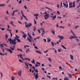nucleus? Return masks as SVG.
Returning a JSON list of instances; mask_svg holds the SVG:
<instances>
[{
	"label": "nucleus",
	"instance_id": "1",
	"mask_svg": "<svg viewBox=\"0 0 80 80\" xmlns=\"http://www.w3.org/2000/svg\"><path fill=\"white\" fill-rule=\"evenodd\" d=\"M63 5L62 6V2H61V7H65V8H68V1L66 0H65L63 1V3H62Z\"/></svg>",
	"mask_w": 80,
	"mask_h": 80
},
{
	"label": "nucleus",
	"instance_id": "2",
	"mask_svg": "<svg viewBox=\"0 0 80 80\" xmlns=\"http://www.w3.org/2000/svg\"><path fill=\"white\" fill-rule=\"evenodd\" d=\"M8 41L10 42V44H12L14 45H15L17 44V41L15 39H12L11 38H8Z\"/></svg>",
	"mask_w": 80,
	"mask_h": 80
},
{
	"label": "nucleus",
	"instance_id": "3",
	"mask_svg": "<svg viewBox=\"0 0 80 80\" xmlns=\"http://www.w3.org/2000/svg\"><path fill=\"white\" fill-rule=\"evenodd\" d=\"M10 48L11 49L8 48H6L7 51L8 52H10V53H13V52L12 51V50L13 51H14L15 49L13 48V47H10Z\"/></svg>",
	"mask_w": 80,
	"mask_h": 80
},
{
	"label": "nucleus",
	"instance_id": "4",
	"mask_svg": "<svg viewBox=\"0 0 80 80\" xmlns=\"http://www.w3.org/2000/svg\"><path fill=\"white\" fill-rule=\"evenodd\" d=\"M33 61H31V62H32V63H34V64H35V67H38L39 66H40L41 65V63H39L38 62H36V63H37V64H35V59H32Z\"/></svg>",
	"mask_w": 80,
	"mask_h": 80
},
{
	"label": "nucleus",
	"instance_id": "5",
	"mask_svg": "<svg viewBox=\"0 0 80 80\" xmlns=\"http://www.w3.org/2000/svg\"><path fill=\"white\" fill-rule=\"evenodd\" d=\"M44 18L45 20H47L48 18H49V14H47L44 16Z\"/></svg>",
	"mask_w": 80,
	"mask_h": 80
},
{
	"label": "nucleus",
	"instance_id": "6",
	"mask_svg": "<svg viewBox=\"0 0 80 80\" xmlns=\"http://www.w3.org/2000/svg\"><path fill=\"white\" fill-rule=\"evenodd\" d=\"M26 28H28V27H31V26H32V23H27V25H25Z\"/></svg>",
	"mask_w": 80,
	"mask_h": 80
},
{
	"label": "nucleus",
	"instance_id": "7",
	"mask_svg": "<svg viewBox=\"0 0 80 80\" xmlns=\"http://www.w3.org/2000/svg\"><path fill=\"white\" fill-rule=\"evenodd\" d=\"M22 71H19L18 72V76H19V77H21V76H22Z\"/></svg>",
	"mask_w": 80,
	"mask_h": 80
},
{
	"label": "nucleus",
	"instance_id": "8",
	"mask_svg": "<svg viewBox=\"0 0 80 80\" xmlns=\"http://www.w3.org/2000/svg\"><path fill=\"white\" fill-rule=\"evenodd\" d=\"M72 4H73L72 5V8H74L75 7V1H74L73 3H72Z\"/></svg>",
	"mask_w": 80,
	"mask_h": 80
},
{
	"label": "nucleus",
	"instance_id": "9",
	"mask_svg": "<svg viewBox=\"0 0 80 80\" xmlns=\"http://www.w3.org/2000/svg\"><path fill=\"white\" fill-rule=\"evenodd\" d=\"M69 8H72V7L73 8V5H72V2H71V3H70V2H69Z\"/></svg>",
	"mask_w": 80,
	"mask_h": 80
},
{
	"label": "nucleus",
	"instance_id": "10",
	"mask_svg": "<svg viewBox=\"0 0 80 80\" xmlns=\"http://www.w3.org/2000/svg\"><path fill=\"white\" fill-rule=\"evenodd\" d=\"M58 37H59V38H60L61 40H63V39L64 38V37H63V36H60L59 35H58Z\"/></svg>",
	"mask_w": 80,
	"mask_h": 80
},
{
	"label": "nucleus",
	"instance_id": "11",
	"mask_svg": "<svg viewBox=\"0 0 80 80\" xmlns=\"http://www.w3.org/2000/svg\"><path fill=\"white\" fill-rule=\"evenodd\" d=\"M52 33L54 35H55V30L54 29H51Z\"/></svg>",
	"mask_w": 80,
	"mask_h": 80
},
{
	"label": "nucleus",
	"instance_id": "12",
	"mask_svg": "<svg viewBox=\"0 0 80 80\" xmlns=\"http://www.w3.org/2000/svg\"><path fill=\"white\" fill-rule=\"evenodd\" d=\"M35 78H36V79H37V78H38V73H37V74H36V75H35Z\"/></svg>",
	"mask_w": 80,
	"mask_h": 80
},
{
	"label": "nucleus",
	"instance_id": "13",
	"mask_svg": "<svg viewBox=\"0 0 80 80\" xmlns=\"http://www.w3.org/2000/svg\"><path fill=\"white\" fill-rule=\"evenodd\" d=\"M24 64L25 65H26V67H27L28 68H29L28 64V63H27V62H24Z\"/></svg>",
	"mask_w": 80,
	"mask_h": 80
},
{
	"label": "nucleus",
	"instance_id": "14",
	"mask_svg": "<svg viewBox=\"0 0 80 80\" xmlns=\"http://www.w3.org/2000/svg\"><path fill=\"white\" fill-rule=\"evenodd\" d=\"M73 38H76V37H75L73 36H71L69 37L70 40H72V39H73Z\"/></svg>",
	"mask_w": 80,
	"mask_h": 80
},
{
	"label": "nucleus",
	"instance_id": "15",
	"mask_svg": "<svg viewBox=\"0 0 80 80\" xmlns=\"http://www.w3.org/2000/svg\"><path fill=\"white\" fill-rule=\"evenodd\" d=\"M35 52L37 53H39L40 54H42V53L41 52H40L38 50H37V51L36 50Z\"/></svg>",
	"mask_w": 80,
	"mask_h": 80
},
{
	"label": "nucleus",
	"instance_id": "16",
	"mask_svg": "<svg viewBox=\"0 0 80 80\" xmlns=\"http://www.w3.org/2000/svg\"><path fill=\"white\" fill-rule=\"evenodd\" d=\"M57 18L56 15L54 16L52 18V20H55V18Z\"/></svg>",
	"mask_w": 80,
	"mask_h": 80
},
{
	"label": "nucleus",
	"instance_id": "17",
	"mask_svg": "<svg viewBox=\"0 0 80 80\" xmlns=\"http://www.w3.org/2000/svg\"><path fill=\"white\" fill-rule=\"evenodd\" d=\"M70 59L71 60H73L74 58H73V56L72 55H70Z\"/></svg>",
	"mask_w": 80,
	"mask_h": 80
},
{
	"label": "nucleus",
	"instance_id": "18",
	"mask_svg": "<svg viewBox=\"0 0 80 80\" xmlns=\"http://www.w3.org/2000/svg\"><path fill=\"white\" fill-rule=\"evenodd\" d=\"M64 80H69V79H68V78L67 77H65L64 78Z\"/></svg>",
	"mask_w": 80,
	"mask_h": 80
},
{
	"label": "nucleus",
	"instance_id": "19",
	"mask_svg": "<svg viewBox=\"0 0 80 80\" xmlns=\"http://www.w3.org/2000/svg\"><path fill=\"white\" fill-rule=\"evenodd\" d=\"M11 78L12 80H14L15 79V78L14 76H12L11 77Z\"/></svg>",
	"mask_w": 80,
	"mask_h": 80
},
{
	"label": "nucleus",
	"instance_id": "20",
	"mask_svg": "<svg viewBox=\"0 0 80 80\" xmlns=\"http://www.w3.org/2000/svg\"><path fill=\"white\" fill-rule=\"evenodd\" d=\"M18 2V3H19V4H21V3H22V0H20L19 2L18 1V0H16Z\"/></svg>",
	"mask_w": 80,
	"mask_h": 80
},
{
	"label": "nucleus",
	"instance_id": "21",
	"mask_svg": "<svg viewBox=\"0 0 80 80\" xmlns=\"http://www.w3.org/2000/svg\"><path fill=\"white\" fill-rule=\"evenodd\" d=\"M16 40H17V41H18V42H21V41L18 38H16Z\"/></svg>",
	"mask_w": 80,
	"mask_h": 80
},
{
	"label": "nucleus",
	"instance_id": "22",
	"mask_svg": "<svg viewBox=\"0 0 80 80\" xmlns=\"http://www.w3.org/2000/svg\"><path fill=\"white\" fill-rule=\"evenodd\" d=\"M16 38H20V37L18 36H17V35H16V37L15 38H14V39H15L16 40Z\"/></svg>",
	"mask_w": 80,
	"mask_h": 80
},
{
	"label": "nucleus",
	"instance_id": "23",
	"mask_svg": "<svg viewBox=\"0 0 80 80\" xmlns=\"http://www.w3.org/2000/svg\"><path fill=\"white\" fill-rule=\"evenodd\" d=\"M69 78H72V75L70 74H69Z\"/></svg>",
	"mask_w": 80,
	"mask_h": 80
},
{
	"label": "nucleus",
	"instance_id": "24",
	"mask_svg": "<svg viewBox=\"0 0 80 80\" xmlns=\"http://www.w3.org/2000/svg\"><path fill=\"white\" fill-rule=\"evenodd\" d=\"M25 37H27V34H23V35L22 36L23 38Z\"/></svg>",
	"mask_w": 80,
	"mask_h": 80
},
{
	"label": "nucleus",
	"instance_id": "25",
	"mask_svg": "<svg viewBox=\"0 0 80 80\" xmlns=\"http://www.w3.org/2000/svg\"><path fill=\"white\" fill-rule=\"evenodd\" d=\"M24 60H28L29 61H30V59L27 58H25Z\"/></svg>",
	"mask_w": 80,
	"mask_h": 80
},
{
	"label": "nucleus",
	"instance_id": "26",
	"mask_svg": "<svg viewBox=\"0 0 80 80\" xmlns=\"http://www.w3.org/2000/svg\"><path fill=\"white\" fill-rule=\"evenodd\" d=\"M21 12L22 13V15L23 17H24L25 16L23 15V11H21Z\"/></svg>",
	"mask_w": 80,
	"mask_h": 80
},
{
	"label": "nucleus",
	"instance_id": "27",
	"mask_svg": "<svg viewBox=\"0 0 80 80\" xmlns=\"http://www.w3.org/2000/svg\"><path fill=\"white\" fill-rule=\"evenodd\" d=\"M5 37L6 39H7H7H8V35L7 34H5Z\"/></svg>",
	"mask_w": 80,
	"mask_h": 80
},
{
	"label": "nucleus",
	"instance_id": "28",
	"mask_svg": "<svg viewBox=\"0 0 80 80\" xmlns=\"http://www.w3.org/2000/svg\"><path fill=\"white\" fill-rule=\"evenodd\" d=\"M34 16H35V17H38V15H39V14H34Z\"/></svg>",
	"mask_w": 80,
	"mask_h": 80
},
{
	"label": "nucleus",
	"instance_id": "29",
	"mask_svg": "<svg viewBox=\"0 0 80 80\" xmlns=\"http://www.w3.org/2000/svg\"><path fill=\"white\" fill-rule=\"evenodd\" d=\"M5 6V4H0V7H4Z\"/></svg>",
	"mask_w": 80,
	"mask_h": 80
},
{
	"label": "nucleus",
	"instance_id": "30",
	"mask_svg": "<svg viewBox=\"0 0 80 80\" xmlns=\"http://www.w3.org/2000/svg\"><path fill=\"white\" fill-rule=\"evenodd\" d=\"M28 41H29V42H32V40H31V39H30V38H28Z\"/></svg>",
	"mask_w": 80,
	"mask_h": 80
},
{
	"label": "nucleus",
	"instance_id": "31",
	"mask_svg": "<svg viewBox=\"0 0 80 80\" xmlns=\"http://www.w3.org/2000/svg\"><path fill=\"white\" fill-rule=\"evenodd\" d=\"M13 22L12 21H11L10 22L9 24L11 25H12V24H13Z\"/></svg>",
	"mask_w": 80,
	"mask_h": 80
},
{
	"label": "nucleus",
	"instance_id": "32",
	"mask_svg": "<svg viewBox=\"0 0 80 80\" xmlns=\"http://www.w3.org/2000/svg\"><path fill=\"white\" fill-rule=\"evenodd\" d=\"M14 13H15V11H13V12L12 13V17L13 16V15H14Z\"/></svg>",
	"mask_w": 80,
	"mask_h": 80
},
{
	"label": "nucleus",
	"instance_id": "33",
	"mask_svg": "<svg viewBox=\"0 0 80 80\" xmlns=\"http://www.w3.org/2000/svg\"><path fill=\"white\" fill-rule=\"evenodd\" d=\"M36 29H37V28H35V27H34L33 29V31H34V32H35V31L36 30Z\"/></svg>",
	"mask_w": 80,
	"mask_h": 80
},
{
	"label": "nucleus",
	"instance_id": "34",
	"mask_svg": "<svg viewBox=\"0 0 80 80\" xmlns=\"http://www.w3.org/2000/svg\"><path fill=\"white\" fill-rule=\"evenodd\" d=\"M34 24H37V21L35 20V19H34Z\"/></svg>",
	"mask_w": 80,
	"mask_h": 80
},
{
	"label": "nucleus",
	"instance_id": "35",
	"mask_svg": "<svg viewBox=\"0 0 80 80\" xmlns=\"http://www.w3.org/2000/svg\"><path fill=\"white\" fill-rule=\"evenodd\" d=\"M51 44H52V47H54V44L53 42H51Z\"/></svg>",
	"mask_w": 80,
	"mask_h": 80
},
{
	"label": "nucleus",
	"instance_id": "36",
	"mask_svg": "<svg viewBox=\"0 0 80 80\" xmlns=\"http://www.w3.org/2000/svg\"><path fill=\"white\" fill-rule=\"evenodd\" d=\"M17 50L21 51V52H23V50L20 49H17Z\"/></svg>",
	"mask_w": 80,
	"mask_h": 80
},
{
	"label": "nucleus",
	"instance_id": "37",
	"mask_svg": "<svg viewBox=\"0 0 80 80\" xmlns=\"http://www.w3.org/2000/svg\"><path fill=\"white\" fill-rule=\"evenodd\" d=\"M0 47L1 48H3V45L2 44H0Z\"/></svg>",
	"mask_w": 80,
	"mask_h": 80
},
{
	"label": "nucleus",
	"instance_id": "38",
	"mask_svg": "<svg viewBox=\"0 0 80 80\" xmlns=\"http://www.w3.org/2000/svg\"><path fill=\"white\" fill-rule=\"evenodd\" d=\"M6 13H7V15H8V14H9V13H8V10H7L6 12Z\"/></svg>",
	"mask_w": 80,
	"mask_h": 80
},
{
	"label": "nucleus",
	"instance_id": "39",
	"mask_svg": "<svg viewBox=\"0 0 80 80\" xmlns=\"http://www.w3.org/2000/svg\"><path fill=\"white\" fill-rule=\"evenodd\" d=\"M24 8H25V9H27V8H27V7L26 6V5H25L24 6Z\"/></svg>",
	"mask_w": 80,
	"mask_h": 80
},
{
	"label": "nucleus",
	"instance_id": "40",
	"mask_svg": "<svg viewBox=\"0 0 80 80\" xmlns=\"http://www.w3.org/2000/svg\"><path fill=\"white\" fill-rule=\"evenodd\" d=\"M43 41H44V42H47V40L45 38L43 39Z\"/></svg>",
	"mask_w": 80,
	"mask_h": 80
},
{
	"label": "nucleus",
	"instance_id": "41",
	"mask_svg": "<svg viewBox=\"0 0 80 80\" xmlns=\"http://www.w3.org/2000/svg\"><path fill=\"white\" fill-rule=\"evenodd\" d=\"M78 27H79V26H76L75 27V29H77V28Z\"/></svg>",
	"mask_w": 80,
	"mask_h": 80
},
{
	"label": "nucleus",
	"instance_id": "42",
	"mask_svg": "<svg viewBox=\"0 0 80 80\" xmlns=\"http://www.w3.org/2000/svg\"><path fill=\"white\" fill-rule=\"evenodd\" d=\"M57 7H58V8H59V7H60V5H59L58 4L57 5Z\"/></svg>",
	"mask_w": 80,
	"mask_h": 80
},
{
	"label": "nucleus",
	"instance_id": "43",
	"mask_svg": "<svg viewBox=\"0 0 80 80\" xmlns=\"http://www.w3.org/2000/svg\"><path fill=\"white\" fill-rule=\"evenodd\" d=\"M29 37L30 38H31V39H32V36L30 35V34H29Z\"/></svg>",
	"mask_w": 80,
	"mask_h": 80
},
{
	"label": "nucleus",
	"instance_id": "44",
	"mask_svg": "<svg viewBox=\"0 0 80 80\" xmlns=\"http://www.w3.org/2000/svg\"><path fill=\"white\" fill-rule=\"evenodd\" d=\"M45 3H46V4H51V5H53V4L52 3H49V2H45Z\"/></svg>",
	"mask_w": 80,
	"mask_h": 80
},
{
	"label": "nucleus",
	"instance_id": "45",
	"mask_svg": "<svg viewBox=\"0 0 80 80\" xmlns=\"http://www.w3.org/2000/svg\"><path fill=\"white\" fill-rule=\"evenodd\" d=\"M51 40L50 39H48V42H50Z\"/></svg>",
	"mask_w": 80,
	"mask_h": 80
},
{
	"label": "nucleus",
	"instance_id": "46",
	"mask_svg": "<svg viewBox=\"0 0 80 80\" xmlns=\"http://www.w3.org/2000/svg\"><path fill=\"white\" fill-rule=\"evenodd\" d=\"M19 61L20 62H22V63H23V61H22L21 59H19Z\"/></svg>",
	"mask_w": 80,
	"mask_h": 80
},
{
	"label": "nucleus",
	"instance_id": "47",
	"mask_svg": "<svg viewBox=\"0 0 80 80\" xmlns=\"http://www.w3.org/2000/svg\"><path fill=\"white\" fill-rule=\"evenodd\" d=\"M35 71L36 72V73H38V71L37 69L36 70H35Z\"/></svg>",
	"mask_w": 80,
	"mask_h": 80
},
{
	"label": "nucleus",
	"instance_id": "48",
	"mask_svg": "<svg viewBox=\"0 0 80 80\" xmlns=\"http://www.w3.org/2000/svg\"><path fill=\"white\" fill-rule=\"evenodd\" d=\"M48 60L49 61H50V62H52V61H51V58H48Z\"/></svg>",
	"mask_w": 80,
	"mask_h": 80
},
{
	"label": "nucleus",
	"instance_id": "49",
	"mask_svg": "<svg viewBox=\"0 0 80 80\" xmlns=\"http://www.w3.org/2000/svg\"><path fill=\"white\" fill-rule=\"evenodd\" d=\"M10 34H11V37H12V32H10Z\"/></svg>",
	"mask_w": 80,
	"mask_h": 80
},
{
	"label": "nucleus",
	"instance_id": "50",
	"mask_svg": "<svg viewBox=\"0 0 80 80\" xmlns=\"http://www.w3.org/2000/svg\"><path fill=\"white\" fill-rule=\"evenodd\" d=\"M79 5L77 7V8H79V7H80V3H79Z\"/></svg>",
	"mask_w": 80,
	"mask_h": 80
},
{
	"label": "nucleus",
	"instance_id": "51",
	"mask_svg": "<svg viewBox=\"0 0 80 80\" xmlns=\"http://www.w3.org/2000/svg\"><path fill=\"white\" fill-rule=\"evenodd\" d=\"M59 28H63V29H64V28H64V27H62V26H60V27H59Z\"/></svg>",
	"mask_w": 80,
	"mask_h": 80
},
{
	"label": "nucleus",
	"instance_id": "52",
	"mask_svg": "<svg viewBox=\"0 0 80 80\" xmlns=\"http://www.w3.org/2000/svg\"><path fill=\"white\" fill-rule=\"evenodd\" d=\"M40 37H36V39H39V38H40Z\"/></svg>",
	"mask_w": 80,
	"mask_h": 80
},
{
	"label": "nucleus",
	"instance_id": "53",
	"mask_svg": "<svg viewBox=\"0 0 80 80\" xmlns=\"http://www.w3.org/2000/svg\"><path fill=\"white\" fill-rule=\"evenodd\" d=\"M28 64L29 65L31 66V67H32V65L31 64H29V63H28Z\"/></svg>",
	"mask_w": 80,
	"mask_h": 80
},
{
	"label": "nucleus",
	"instance_id": "54",
	"mask_svg": "<svg viewBox=\"0 0 80 80\" xmlns=\"http://www.w3.org/2000/svg\"><path fill=\"white\" fill-rule=\"evenodd\" d=\"M41 70H43V71H44V70H45V68H41Z\"/></svg>",
	"mask_w": 80,
	"mask_h": 80
},
{
	"label": "nucleus",
	"instance_id": "55",
	"mask_svg": "<svg viewBox=\"0 0 80 80\" xmlns=\"http://www.w3.org/2000/svg\"><path fill=\"white\" fill-rule=\"evenodd\" d=\"M24 17L25 18L26 20H28V19L27 18V17H26V16H24Z\"/></svg>",
	"mask_w": 80,
	"mask_h": 80
},
{
	"label": "nucleus",
	"instance_id": "56",
	"mask_svg": "<svg viewBox=\"0 0 80 80\" xmlns=\"http://www.w3.org/2000/svg\"><path fill=\"white\" fill-rule=\"evenodd\" d=\"M76 40L78 42H79V39H76Z\"/></svg>",
	"mask_w": 80,
	"mask_h": 80
},
{
	"label": "nucleus",
	"instance_id": "57",
	"mask_svg": "<svg viewBox=\"0 0 80 80\" xmlns=\"http://www.w3.org/2000/svg\"><path fill=\"white\" fill-rule=\"evenodd\" d=\"M1 30L2 31L5 30V28H1Z\"/></svg>",
	"mask_w": 80,
	"mask_h": 80
},
{
	"label": "nucleus",
	"instance_id": "58",
	"mask_svg": "<svg viewBox=\"0 0 80 80\" xmlns=\"http://www.w3.org/2000/svg\"><path fill=\"white\" fill-rule=\"evenodd\" d=\"M80 2V0H77V3H78Z\"/></svg>",
	"mask_w": 80,
	"mask_h": 80
},
{
	"label": "nucleus",
	"instance_id": "59",
	"mask_svg": "<svg viewBox=\"0 0 80 80\" xmlns=\"http://www.w3.org/2000/svg\"><path fill=\"white\" fill-rule=\"evenodd\" d=\"M34 48H35L36 49H38V48L37 47V46H34Z\"/></svg>",
	"mask_w": 80,
	"mask_h": 80
},
{
	"label": "nucleus",
	"instance_id": "60",
	"mask_svg": "<svg viewBox=\"0 0 80 80\" xmlns=\"http://www.w3.org/2000/svg\"><path fill=\"white\" fill-rule=\"evenodd\" d=\"M56 26H57L56 27L57 28H58V23H57L56 25Z\"/></svg>",
	"mask_w": 80,
	"mask_h": 80
},
{
	"label": "nucleus",
	"instance_id": "61",
	"mask_svg": "<svg viewBox=\"0 0 80 80\" xmlns=\"http://www.w3.org/2000/svg\"><path fill=\"white\" fill-rule=\"evenodd\" d=\"M19 56H20V58H22V56L21 54H19Z\"/></svg>",
	"mask_w": 80,
	"mask_h": 80
},
{
	"label": "nucleus",
	"instance_id": "62",
	"mask_svg": "<svg viewBox=\"0 0 80 80\" xmlns=\"http://www.w3.org/2000/svg\"><path fill=\"white\" fill-rule=\"evenodd\" d=\"M42 32L43 34L45 33V30H44L42 31Z\"/></svg>",
	"mask_w": 80,
	"mask_h": 80
},
{
	"label": "nucleus",
	"instance_id": "63",
	"mask_svg": "<svg viewBox=\"0 0 80 80\" xmlns=\"http://www.w3.org/2000/svg\"><path fill=\"white\" fill-rule=\"evenodd\" d=\"M48 50H47L46 51H44V53H47V52H48Z\"/></svg>",
	"mask_w": 80,
	"mask_h": 80
},
{
	"label": "nucleus",
	"instance_id": "64",
	"mask_svg": "<svg viewBox=\"0 0 80 80\" xmlns=\"http://www.w3.org/2000/svg\"><path fill=\"white\" fill-rule=\"evenodd\" d=\"M78 13H80V10H78Z\"/></svg>",
	"mask_w": 80,
	"mask_h": 80
}]
</instances>
